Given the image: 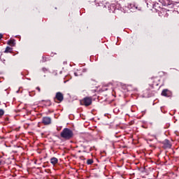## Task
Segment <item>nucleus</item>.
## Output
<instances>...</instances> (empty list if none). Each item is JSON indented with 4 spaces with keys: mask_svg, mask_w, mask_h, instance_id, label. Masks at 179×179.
<instances>
[{
    "mask_svg": "<svg viewBox=\"0 0 179 179\" xmlns=\"http://www.w3.org/2000/svg\"><path fill=\"white\" fill-rule=\"evenodd\" d=\"M60 137L64 141H69L73 138V131L69 128H64L60 133Z\"/></svg>",
    "mask_w": 179,
    "mask_h": 179,
    "instance_id": "1",
    "label": "nucleus"
},
{
    "mask_svg": "<svg viewBox=\"0 0 179 179\" xmlns=\"http://www.w3.org/2000/svg\"><path fill=\"white\" fill-rule=\"evenodd\" d=\"M92 103V97L86 96L83 100L80 101L81 106H85V107H89Z\"/></svg>",
    "mask_w": 179,
    "mask_h": 179,
    "instance_id": "2",
    "label": "nucleus"
},
{
    "mask_svg": "<svg viewBox=\"0 0 179 179\" xmlns=\"http://www.w3.org/2000/svg\"><path fill=\"white\" fill-rule=\"evenodd\" d=\"M55 99L59 101V103H62V101H64V94L60 92H57L55 96Z\"/></svg>",
    "mask_w": 179,
    "mask_h": 179,
    "instance_id": "3",
    "label": "nucleus"
},
{
    "mask_svg": "<svg viewBox=\"0 0 179 179\" xmlns=\"http://www.w3.org/2000/svg\"><path fill=\"white\" fill-rule=\"evenodd\" d=\"M42 122L44 125H50V124H51V117H43Z\"/></svg>",
    "mask_w": 179,
    "mask_h": 179,
    "instance_id": "4",
    "label": "nucleus"
},
{
    "mask_svg": "<svg viewBox=\"0 0 179 179\" xmlns=\"http://www.w3.org/2000/svg\"><path fill=\"white\" fill-rule=\"evenodd\" d=\"M163 145L166 149H171V143L170 141L165 139L163 142Z\"/></svg>",
    "mask_w": 179,
    "mask_h": 179,
    "instance_id": "5",
    "label": "nucleus"
},
{
    "mask_svg": "<svg viewBox=\"0 0 179 179\" xmlns=\"http://www.w3.org/2000/svg\"><path fill=\"white\" fill-rule=\"evenodd\" d=\"M170 91L167 89L162 90V96H164V97H170Z\"/></svg>",
    "mask_w": 179,
    "mask_h": 179,
    "instance_id": "6",
    "label": "nucleus"
},
{
    "mask_svg": "<svg viewBox=\"0 0 179 179\" xmlns=\"http://www.w3.org/2000/svg\"><path fill=\"white\" fill-rule=\"evenodd\" d=\"M83 149H84V152H92V148L89 145H86L85 144L81 145Z\"/></svg>",
    "mask_w": 179,
    "mask_h": 179,
    "instance_id": "7",
    "label": "nucleus"
},
{
    "mask_svg": "<svg viewBox=\"0 0 179 179\" xmlns=\"http://www.w3.org/2000/svg\"><path fill=\"white\" fill-rule=\"evenodd\" d=\"M7 44H8V45H10L11 47H15V45H16V42L15 39H10L8 41Z\"/></svg>",
    "mask_w": 179,
    "mask_h": 179,
    "instance_id": "8",
    "label": "nucleus"
},
{
    "mask_svg": "<svg viewBox=\"0 0 179 179\" xmlns=\"http://www.w3.org/2000/svg\"><path fill=\"white\" fill-rule=\"evenodd\" d=\"M50 163L53 166H55V164H57V163H58V159L57 157H52L50 159Z\"/></svg>",
    "mask_w": 179,
    "mask_h": 179,
    "instance_id": "9",
    "label": "nucleus"
},
{
    "mask_svg": "<svg viewBox=\"0 0 179 179\" xmlns=\"http://www.w3.org/2000/svg\"><path fill=\"white\" fill-rule=\"evenodd\" d=\"M12 50H13L12 48H10L9 46H7L6 48V50H5L4 52H6V53L12 52Z\"/></svg>",
    "mask_w": 179,
    "mask_h": 179,
    "instance_id": "10",
    "label": "nucleus"
},
{
    "mask_svg": "<svg viewBox=\"0 0 179 179\" xmlns=\"http://www.w3.org/2000/svg\"><path fill=\"white\" fill-rule=\"evenodd\" d=\"M5 115V110L3 109H0V118H2L3 115Z\"/></svg>",
    "mask_w": 179,
    "mask_h": 179,
    "instance_id": "11",
    "label": "nucleus"
},
{
    "mask_svg": "<svg viewBox=\"0 0 179 179\" xmlns=\"http://www.w3.org/2000/svg\"><path fill=\"white\" fill-rule=\"evenodd\" d=\"M87 164H89V165L93 164V159H87Z\"/></svg>",
    "mask_w": 179,
    "mask_h": 179,
    "instance_id": "12",
    "label": "nucleus"
},
{
    "mask_svg": "<svg viewBox=\"0 0 179 179\" xmlns=\"http://www.w3.org/2000/svg\"><path fill=\"white\" fill-rule=\"evenodd\" d=\"M36 90H38V92L40 93V92H41V89L39 88V87H36Z\"/></svg>",
    "mask_w": 179,
    "mask_h": 179,
    "instance_id": "13",
    "label": "nucleus"
},
{
    "mask_svg": "<svg viewBox=\"0 0 179 179\" xmlns=\"http://www.w3.org/2000/svg\"><path fill=\"white\" fill-rule=\"evenodd\" d=\"M79 75H80V74L78 73V72H75L74 73V76H79Z\"/></svg>",
    "mask_w": 179,
    "mask_h": 179,
    "instance_id": "14",
    "label": "nucleus"
},
{
    "mask_svg": "<svg viewBox=\"0 0 179 179\" xmlns=\"http://www.w3.org/2000/svg\"><path fill=\"white\" fill-rule=\"evenodd\" d=\"M2 37H3L2 34H0V40L1 38H2Z\"/></svg>",
    "mask_w": 179,
    "mask_h": 179,
    "instance_id": "15",
    "label": "nucleus"
},
{
    "mask_svg": "<svg viewBox=\"0 0 179 179\" xmlns=\"http://www.w3.org/2000/svg\"><path fill=\"white\" fill-rule=\"evenodd\" d=\"M1 164H2V161H1V159H0V166H1Z\"/></svg>",
    "mask_w": 179,
    "mask_h": 179,
    "instance_id": "16",
    "label": "nucleus"
},
{
    "mask_svg": "<svg viewBox=\"0 0 179 179\" xmlns=\"http://www.w3.org/2000/svg\"><path fill=\"white\" fill-rule=\"evenodd\" d=\"M154 85H155L156 86H157V85H158V84H157V83H154Z\"/></svg>",
    "mask_w": 179,
    "mask_h": 179,
    "instance_id": "17",
    "label": "nucleus"
},
{
    "mask_svg": "<svg viewBox=\"0 0 179 179\" xmlns=\"http://www.w3.org/2000/svg\"><path fill=\"white\" fill-rule=\"evenodd\" d=\"M151 79H152V80H153V79H155V78H152Z\"/></svg>",
    "mask_w": 179,
    "mask_h": 179,
    "instance_id": "18",
    "label": "nucleus"
},
{
    "mask_svg": "<svg viewBox=\"0 0 179 179\" xmlns=\"http://www.w3.org/2000/svg\"><path fill=\"white\" fill-rule=\"evenodd\" d=\"M161 73H163V72H161Z\"/></svg>",
    "mask_w": 179,
    "mask_h": 179,
    "instance_id": "19",
    "label": "nucleus"
}]
</instances>
